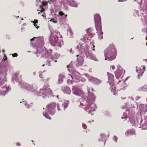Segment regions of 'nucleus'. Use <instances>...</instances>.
Segmentation results:
<instances>
[{"mask_svg": "<svg viewBox=\"0 0 147 147\" xmlns=\"http://www.w3.org/2000/svg\"><path fill=\"white\" fill-rule=\"evenodd\" d=\"M117 51L113 44L110 45L105 51V60L111 61L114 59L117 55Z\"/></svg>", "mask_w": 147, "mask_h": 147, "instance_id": "nucleus-1", "label": "nucleus"}, {"mask_svg": "<svg viewBox=\"0 0 147 147\" xmlns=\"http://www.w3.org/2000/svg\"><path fill=\"white\" fill-rule=\"evenodd\" d=\"M94 17L95 28L98 32L102 30L101 18L100 16L97 14H95Z\"/></svg>", "mask_w": 147, "mask_h": 147, "instance_id": "nucleus-2", "label": "nucleus"}, {"mask_svg": "<svg viewBox=\"0 0 147 147\" xmlns=\"http://www.w3.org/2000/svg\"><path fill=\"white\" fill-rule=\"evenodd\" d=\"M41 54L43 57H45L48 63H50L51 60H53L51 57L50 53H49L48 51L45 49H42Z\"/></svg>", "mask_w": 147, "mask_h": 147, "instance_id": "nucleus-3", "label": "nucleus"}, {"mask_svg": "<svg viewBox=\"0 0 147 147\" xmlns=\"http://www.w3.org/2000/svg\"><path fill=\"white\" fill-rule=\"evenodd\" d=\"M96 97L94 94L91 92H89L88 95L87 96L86 102L89 105H91L93 104V102L95 100V98Z\"/></svg>", "mask_w": 147, "mask_h": 147, "instance_id": "nucleus-4", "label": "nucleus"}, {"mask_svg": "<svg viewBox=\"0 0 147 147\" xmlns=\"http://www.w3.org/2000/svg\"><path fill=\"white\" fill-rule=\"evenodd\" d=\"M56 104L55 102L51 103L47 106V110L51 115H53L55 112Z\"/></svg>", "mask_w": 147, "mask_h": 147, "instance_id": "nucleus-5", "label": "nucleus"}, {"mask_svg": "<svg viewBox=\"0 0 147 147\" xmlns=\"http://www.w3.org/2000/svg\"><path fill=\"white\" fill-rule=\"evenodd\" d=\"M49 41L51 45L53 46H57V43L58 40L57 38L56 37L54 36H53V33H51L49 38Z\"/></svg>", "mask_w": 147, "mask_h": 147, "instance_id": "nucleus-6", "label": "nucleus"}, {"mask_svg": "<svg viewBox=\"0 0 147 147\" xmlns=\"http://www.w3.org/2000/svg\"><path fill=\"white\" fill-rule=\"evenodd\" d=\"M72 90L73 94L78 96L81 95L82 92L81 90L75 86H72Z\"/></svg>", "mask_w": 147, "mask_h": 147, "instance_id": "nucleus-7", "label": "nucleus"}, {"mask_svg": "<svg viewBox=\"0 0 147 147\" xmlns=\"http://www.w3.org/2000/svg\"><path fill=\"white\" fill-rule=\"evenodd\" d=\"M124 71L121 67H118L116 71H115V74L116 78L118 79L121 77Z\"/></svg>", "mask_w": 147, "mask_h": 147, "instance_id": "nucleus-8", "label": "nucleus"}, {"mask_svg": "<svg viewBox=\"0 0 147 147\" xmlns=\"http://www.w3.org/2000/svg\"><path fill=\"white\" fill-rule=\"evenodd\" d=\"M89 80L95 85H98L101 83V80L96 78L90 77Z\"/></svg>", "mask_w": 147, "mask_h": 147, "instance_id": "nucleus-9", "label": "nucleus"}, {"mask_svg": "<svg viewBox=\"0 0 147 147\" xmlns=\"http://www.w3.org/2000/svg\"><path fill=\"white\" fill-rule=\"evenodd\" d=\"M95 105L94 104L89 105L88 104L85 108V110L88 113H90L95 111Z\"/></svg>", "mask_w": 147, "mask_h": 147, "instance_id": "nucleus-10", "label": "nucleus"}, {"mask_svg": "<svg viewBox=\"0 0 147 147\" xmlns=\"http://www.w3.org/2000/svg\"><path fill=\"white\" fill-rule=\"evenodd\" d=\"M143 69V70L140 69L139 70L138 69L137 70V72L138 73V77L139 79H140L141 77L142 76L145 70L146 67L145 66H144Z\"/></svg>", "mask_w": 147, "mask_h": 147, "instance_id": "nucleus-11", "label": "nucleus"}, {"mask_svg": "<svg viewBox=\"0 0 147 147\" xmlns=\"http://www.w3.org/2000/svg\"><path fill=\"white\" fill-rule=\"evenodd\" d=\"M61 89L62 91L65 93L69 94L70 93V89L68 86H63Z\"/></svg>", "mask_w": 147, "mask_h": 147, "instance_id": "nucleus-12", "label": "nucleus"}, {"mask_svg": "<svg viewBox=\"0 0 147 147\" xmlns=\"http://www.w3.org/2000/svg\"><path fill=\"white\" fill-rule=\"evenodd\" d=\"M107 76L109 82H110V83H111L113 84L114 81V76L113 75V74L108 72Z\"/></svg>", "mask_w": 147, "mask_h": 147, "instance_id": "nucleus-13", "label": "nucleus"}, {"mask_svg": "<svg viewBox=\"0 0 147 147\" xmlns=\"http://www.w3.org/2000/svg\"><path fill=\"white\" fill-rule=\"evenodd\" d=\"M86 33L91 35L92 36L95 34V31L93 29L91 28H88L86 30Z\"/></svg>", "mask_w": 147, "mask_h": 147, "instance_id": "nucleus-14", "label": "nucleus"}, {"mask_svg": "<svg viewBox=\"0 0 147 147\" xmlns=\"http://www.w3.org/2000/svg\"><path fill=\"white\" fill-rule=\"evenodd\" d=\"M135 130L133 129L128 130L125 133L126 136L129 135H135Z\"/></svg>", "mask_w": 147, "mask_h": 147, "instance_id": "nucleus-15", "label": "nucleus"}, {"mask_svg": "<svg viewBox=\"0 0 147 147\" xmlns=\"http://www.w3.org/2000/svg\"><path fill=\"white\" fill-rule=\"evenodd\" d=\"M65 76L63 75L60 74L59 76V81L60 83H62L63 82V79L64 78Z\"/></svg>", "mask_w": 147, "mask_h": 147, "instance_id": "nucleus-16", "label": "nucleus"}, {"mask_svg": "<svg viewBox=\"0 0 147 147\" xmlns=\"http://www.w3.org/2000/svg\"><path fill=\"white\" fill-rule=\"evenodd\" d=\"M56 37H57L58 39L59 38H62V36L61 35L60 32H57L56 33V34L54 35Z\"/></svg>", "mask_w": 147, "mask_h": 147, "instance_id": "nucleus-17", "label": "nucleus"}, {"mask_svg": "<svg viewBox=\"0 0 147 147\" xmlns=\"http://www.w3.org/2000/svg\"><path fill=\"white\" fill-rule=\"evenodd\" d=\"M99 32H98V34L99 38L100 39L103 38L102 35L103 34V33L102 32V30L101 31H99Z\"/></svg>", "mask_w": 147, "mask_h": 147, "instance_id": "nucleus-18", "label": "nucleus"}, {"mask_svg": "<svg viewBox=\"0 0 147 147\" xmlns=\"http://www.w3.org/2000/svg\"><path fill=\"white\" fill-rule=\"evenodd\" d=\"M43 116L45 117L46 118L49 119H51V117L49 116V114L47 113H43Z\"/></svg>", "mask_w": 147, "mask_h": 147, "instance_id": "nucleus-19", "label": "nucleus"}, {"mask_svg": "<svg viewBox=\"0 0 147 147\" xmlns=\"http://www.w3.org/2000/svg\"><path fill=\"white\" fill-rule=\"evenodd\" d=\"M67 104L66 103H63L62 105H61V107L63 108V109L64 110H65V108H67Z\"/></svg>", "mask_w": 147, "mask_h": 147, "instance_id": "nucleus-20", "label": "nucleus"}, {"mask_svg": "<svg viewBox=\"0 0 147 147\" xmlns=\"http://www.w3.org/2000/svg\"><path fill=\"white\" fill-rule=\"evenodd\" d=\"M46 92H48V93L50 94H52V91L51 90L50 88H48L47 89V90H46Z\"/></svg>", "mask_w": 147, "mask_h": 147, "instance_id": "nucleus-21", "label": "nucleus"}, {"mask_svg": "<svg viewBox=\"0 0 147 147\" xmlns=\"http://www.w3.org/2000/svg\"><path fill=\"white\" fill-rule=\"evenodd\" d=\"M74 81H72V80H70L69 79H68L67 80V83L68 84H73V82Z\"/></svg>", "mask_w": 147, "mask_h": 147, "instance_id": "nucleus-22", "label": "nucleus"}, {"mask_svg": "<svg viewBox=\"0 0 147 147\" xmlns=\"http://www.w3.org/2000/svg\"><path fill=\"white\" fill-rule=\"evenodd\" d=\"M90 53V52L88 51H86L85 52V54L87 57L88 56H89V55Z\"/></svg>", "mask_w": 147, "mask_h": 147, "instance_id": "nucleus-23", "label": "nucleus"}, {"mask_svg": "<svg viewBox=\"0 0 147 147\" xmlns=\"http://www.w3.org/2000/svg\"><path fill=\"white\" fill-rule=\"evenodd\" d=\"M88 57H89L90 59H93L94 58V55L91 53L90 54L89 56H88Z\"/></svg>", "mask_w": 147, "mask_h": 147, "instance_id": "nucleus-24", "label": "nucleus"}, {"mask_svg": "<svg viewBox=\"0 0 147 147\" xmlns=\"http://www.w3.org/2000/svg\"><path fill=\"white\" fill-rule=\"evenodd\" d=\"M57 109L58 110V111H60V110H61V109H62L63 108H62L61 107V109L60 108L59 105V104H57Z\"/></svg>", "mask_w": 147, "mask_h": 147, "instance_id": "nucleus-25", "label": "nucleus"}, {"mask_svg": "<svg viewBox=\"0 0 147 147\" xmlns=\"http://www.w3.org/2000/svg\"><path fill=\"white\" fill-rule=\"evenodd\" d=\"M142 89L144 91H146L147 90V86H145L143 87Z\"/></svg>", "mask_w": 147, "mask_h": 147, "instance_id": "nucleus-26", "label": "nucleus"}, {"mask_svg": "<svg viewBox=\"0 0 147 147\" xmlns=\"http://www.w3.org/2000/svg\"><path fill=\"white\" fill-rule=\"evenodd\" d=\"M50 21L51 22H53V23H57V21L56 20H55V21L54 20V19L53 18H52V19H51L50 20Z\"/></svg>", "mask_w": 147, "mask_h": 147, "instance_id": "nucleus-27", "label": "nucleus"}, {"mask_svg": "<svg viewBox=\"0 0 147 147\" xmlns=\"http://www.w3.org/2000/svg\"><path fill=\"white\" fill-rule=\"evenodd\" d=\"M32 22L33 23H34V24H37L38 23V20H34V21H32Z\"/></svg>", "mask_w": 147, "mask_h": 147, "instance_id": "nucleus-28", "label": "nucleus"}, {"mask_svg": "<svg viewBox=\"0 0 147 147\" xmlns=\"http://www.w3.org/2000/svg\"><path fill=\"white\" fill-rule=\"evenodd\" d=\"M40 9H41V10L40 11L41 12H43L45 10L43 8L42 6L41 5L40 6Z\"/></svg>", "mask_w": 147, "mask_h": 147, "instance_id": "nucleus-29", "label": "nucleus"}, {"mask_svg": "<svg viewBox=\"0 0 147 147\" xmlns=\"http://www.w3.org/2000/svg\"><path fill=\"white\" fill-rule=\"evenodd\" d=\"M59 15L61 16H62L64 14V13H63V12L62 11L59 12Z\"/></svg>", "mask_w": 147, "mask_h": 147, "instance_id": "nucleus-30", "label": "nucleus"}, {"mask_svg": "<svg viewBox=\"0 0 147 147\" xmlns=\"http://www.w3.org/2000/svg\"><path fill=\"white\" fill-rule=\"evenodd\" d=\"M18 55L17 53H15L12 54V56L13 57H17Z\"/></svg>", "mask_w": 147, "mask_h": 147, "instance_id": "nucleus-31", "label": "nucleus"}, {"mask_svg": "<svg viewBox=\"0 0 147 147\" xmlns=\"http://www.w3.org/2000/svg\"><path fill=\"white\" fill-rule=\"evenodd\" d=\"M69 32L70 34L71 37H73V33L72 31L71 30H69Z\"/></svg>", "mask_w": 147, "mask_h": 147, "instance_id": "nucleus-32", "label": "nucleus"}, {"mask_svg": "<svg viewBox=\"0 0 147 147\" xmlns=\"http://www.w3.org/2000/svg\"><path fill=\"white\" fill-rule=\"evenodd\" d=\"M4 59L5 60H6L7 59V57L6 56V55L5 54H4Z\"/></svg>", "mask_w": 147, "mask_h": 147, "instance_id": "nucleus-33", "label": "nucleus"}, {"mask_svg": "<svg viewBox=\"0 0 147 147\" xmlns=\"http://www.w3.org/2000/svg\"><path fill=\"white\" fill-rule=\"evenodd\" d=\"M111 67L113 70H114L115 69V66L113 65L111 66Z\"/></svg>", "mask_w": 147, "mask_h": 147, "instance_id": "nucleus-34", "label": "nucleus"}, {"mask_svg": "<svg viewBox=\"0 0 147 147\" xmlns=\"http://www.w3.org/2000/svg\"><path fill=\"white\" fill-rule=\"evenodd\" d=\"M83 128L84 129H85L86 128V125L85 124H83Z\"/></svg>", "mask_w": 147, "mask_h": 147, "instance_id": "nucleus-35", "label": "nucleus"}, {"mask_svg": "<svg viewBox=\"0 0 147 147\" xmlns=\"http://www.w3.org/2000/svg\"><path fill=\"white\" fill-rule=\"evenodd\" d=\"M37 26V25H36V24H34V26H35L36 28H37V29H38V28H39V26Z\"/></svg>", "mask_w": 147, "mask_h": 147, "instance_id": "nucleus-36", "label": "nucleus"}, {"mask_svg": "<svg viewBox=\"0 0 147 147\" xmlns=\"http://www.w3.org/2000/svg\"><path fill=\"white\" fill-rule=\"evenodd\" d=\"M36 38V37H34L33 38H32V39H31L30 40L31 41H32V40H34V38Z\"/></svg>", "mask_w": 147, "mask_h": 147, "instance_id": "nucleus-37", "label": "nucleus"}, {"mask_svg": "<svg viewBox=\"0 0 147 147\" xmlns=\"http://www.w3.org/2000/svg\"><path fill=\"white\" fill-rule=\"evenodd\" d=\"M39 76L40 77V78H43V76H42V75L41 74H40L39 75Z\"/></svg>", "mask_w": 147, "mask_h": 147, "instance_id": "nucleus-38", "label": "nucleus"}, {"mask_svg": "<svg viewBox=\"0 0 147 147\" xmlns=\"http://www.w3.org/2000/svg\"><path fill=\"white\" fill-rule=\"evenodd\" d=\"M94 47H95V46L93 45V48H92V50L93 51H94Z\"/></svg>", "mask_w": 147, "mask_h": 147, "instance_id": "nucleus-39", "label": "nucleus"}, {"mask_svg": "<svg viewBox=\"0 0 147 147\" xmlns=\"http://www.w3.org/2000/svg\"><path fill=\"white\" fill-rule=\"evenodd\" d=\"M115 142H116L117 141V137L116 136H115Z\"/></svg>", "mask_w": 147, "mask_h": 147, "instance_id": "nucleus-40", "label": "nucleus"}, {"mask_svg": "<svg viewBox=\"0 0 147 147\" xmlns=\"http://www.w3.org/2000/svg\"><path fill=\"white\" fill-rule=\"evenodd\" d=\"M50 79V78H47L46 80V82H47L49 79Z\"/></svg>", "mask_w": 147, "mask_h": 147, "instance_id": "nucleus-41", "label": "nucleus"}, {"mask_svg": "<svg viewBox=\"0 0 147 147\" xmlns=\"http://www.w3.org/2000/svg\"><path fill=\"white\" fill-rule=\"evenodd\" d=\"M119 1H124V0H118Z\"/></svg>", "mask_w": 147, "mask_h": 147, "instance_id": "nucleus-42", "label": "nucleus"}, {"mask_svg": "<svg viewBox=\"0 0 147 147\" xmlns=\"http://www.w3.org/2000/svg\"><path fill=\"white\" fill-rule=\"evenodd\" d=\"M72 49H71L70 50V52L71 53V52H72Z\"/></svg>", "mask_w": 147, "mask_h": 147, "instance_id": "nucleus-43", "label": "nucleus"}, {"mask_svg": "<svg viewBox=\"0 0 147 147\" xmlns=\"http://www.w3.org/2000/svg\"><path fill=\"white\" fill-rule=\"evenodd\" d=\"M104 136V134H101L100 135L101 136Z\"/></svg>", "mask_w": 147, "mask_h": 147, "instance_id": "nucleus-44", "label": "nucleus"}, {"mask_svg": "<svg viewBox=\"0 0 147 147\" xmlns=\"http://www.w3.org/2000/svg\"><path fill=\"white\" fill-rule=\"evenodd\" d=\"M67 67L68 68H70V65H67Z\"/></svg>", "mask_w": 147, "mask_h": 147, "instance_id": "nucleus-45", "label": "nucleus"}, {"mask_svg": "<svg viewBox=\"0 0 147 147\" xmlns=\"http://www.w3.org/2000/svg\"><path fill=\"white\" fill-rule=\"evenodd\" d=\"M129 78V77H127V78H126V79H125V80H127Z\"/></svg>", "mask_w": 147, "mask_h": 147, "instance_id": "nucleus-46", "label": "nucleus"}, {"mask_svg": "<svg viewBox=\"0 0 147 147\" xmlns=\"http://www.w3.org/2000/svg\"><path fill=\"white\" fill-rule=\"evenodd\" d=\"M2 51L3 53H4L5 52V50H3Z\"/></svg>", "mask_w": 147, "mask_h": 147, "instance_id": "nucleus-47", "label": "nucleus"}, {"mask_svg": "<svg viewBox=\"0 0 147 147\" xmlns=\"http://www.w3.org/2000/svg\"><path fill=\"white\" fill-rule=\"evenodd\" d=\"M121 81L120 80H119L118 81V82L117 83V84H118L119 82H120Z\"/></svg>", "mask_w": 147, "mask_h": 147, "instance_id": "nucleus-48", "label": "nucleus"}, {"mask_svg": "<svg viewBox=\"0 0 147 147\" xmlns=\"http://www.w3.org/2000/svg\"><path fill=\"white\" fill-rule=\"evenodd\" d=\"M65 16L66 17H67V14H65Z\"/></svg>", "mask_w": 147, "mask_h": 147, "instance_id": "nucleus-49", "label": "nucleus"}, {"mask_svg": "<svg viewBox=\"0 0 147 147\" xmlns=\"http://www.w3.org/2000/svg\"><path fill=\"white\" fill-rule=\"evenodd\" d=\"M71 78H72V79H74V78H73V77H72V76H71Z\"/></svg>", "mask_w": 147, "mask_h": 147, "instance_id": "nucleus-50", "label": "nucleus"}, {"mask_svg": "<svg viewBox=\"0 0 147 147\" xmlns=\"http://www.w3.org/2000/svg\"><path fill=\"white\" fill-rule=\"evenodd\" d=\"M76 56L77 57H78L79 56V55H77Z\"/></svg>", "mask_w": 147, "mask_h": 147, "instance_id": "nucleus-51", "label": "nucleus"}, {"mask_svg": "<svg viewBox=\"0 0 147 147\" xmlns=\"http://www.w3.org/2000/svg\"><path fill=\"white\" fill-rule=\"evenodd\" d=\"M44 65H44H44H42V66H44Z\"/></svg>", "mask_w": 147, "mask_h": 147, "instance_id": "nucleus-52", "label": "nucleus"}, {"mask_svg": "<svg viewBox=\"0 0 147 147\" xmlns=\"http://www.w3.org/2000/svg\"><path fill=\"white\" fill-rule=\"evenodd\" d=\"M35 72H34V74L35 75Z\"/></svg>", "mask_w": 147, "mask_h": 147, "instance_id": "nucleus-53", "label": "nucleus"}, {"mask_svg": "<svg viewBox=\"0 0 147 147\" xmlns=\"http://www.w3.org/2000/svg\"><path fill=\"white\" fill-rule=\"evenodd\" d=\"M82 103H80V104L81 105H82Z\"/></svg>", "mask_w": 147, "mask_h": 147, "instance_id": "nucleus-54", "label": "nucleus"}, {"mask_svg": "<svg viewBox=\"0 0 147 147\" xmlns=\"http://www.w3.org/2000/svg\"><path fill=\"white\" fill-rule=\"evenodd\" d=\"M43 5H45L43 3Z\"/></svg>", "mask_w": 147, "mask_h": 147, "instance_id": "nucleus-55", "label": "nucleus"}, {"mask_svg": "<svg viewBox=\"0 0 147 147\" xmlns=\"http://www.w3.org/2000/svg\"><path fill=\"white\" fill-rule=\"evenodd\" d=\"M15 75H16V76H17V75H16V74H15Z\"/></svg>", "mask_w": 147, "mask_h": 147, "instance_id": "nucleus-56", "label": "nucleus"}, {"mask_svg": "<svg viewBox=\"0 0 147 147\" xmlns=\"http://www.w3.org/2000/svg\"><path fill=\"white\" fill-rule=\"evenodd\" d=\"M58 96H57V97H58Z\"/></svg>", "mask_w": 147, "mask_h": 147, "instance_id": "nucleus-57", "label": "nucleus"}]
</instances>
